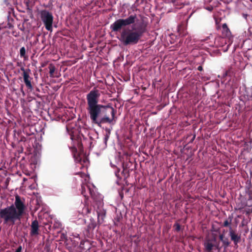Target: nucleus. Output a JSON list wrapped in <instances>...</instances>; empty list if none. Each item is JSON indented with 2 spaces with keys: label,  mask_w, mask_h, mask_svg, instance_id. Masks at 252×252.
Here are the masks:
<instances>
[{
  "label": "nucleus",
  "mask_w": 252,
  "mask_h": 252,
  "mask_svg": "<svg viewBox=\"0 0 252 252\" xmlns=\"http://www.w3.org/2000/svg\"><path fill=\"white\" fill-rule=\"evenodd\" d=\"M26 208L25 199L16 195L14 204L0 209V219L4 223L14 224L17 220H21Z\"/></svg>",
  "instance_id": "f03ea898"
},
{
  "label": "nucleus",
  "mask_w": 252,
  "mask_h": 252,
  "mask_svg": "<svg viewBox=\"0 0 252 252\" xmlns=\"http://www.w3.org/2000/svg\"><path fill=\"white\" fill-rule=\"evenodd\" d=\"M22 248L21 246H19L16 250L15 252H22Z\"/></svg>",
  "instance_id": "4be33fe9"
},
{
  "label": "nucleus",
  "mask_w": 252,
  "mask_h": 252,
  "mask_svg": "<svg viewBox=\"0 0 252 252\" xmlns=\"http://www.w3.org/2000/svg\"><path fill=\"white\" fill-rule=\"evenodd\" d=\"M96 226V223L95 220L93 218H91L90 219V222L87 225V228L86 229V232L85 234L88 237H90L91 233L93 232Z\"/></svg>",
  "instance_id": "1a4fd4ad"
},
{
  "label": "nucleus",
  "mask_w": 252,
  "mask_h": 252,
  "mask_svg": "<svg viewBox=\"0 0 252 252\" xmlns=\"http://www.w3.org/2000/svg\"><path fill=\"white\" fill-rule=\"evenodd\" d=\"M36 91L37 92H39V89L38 88H36Z\"/></svg>",
  "instance_id": "c756f323"
},
{
  "label": "nucleus",
  "mask_w": 252,
  "mask_h": 252,
  "mask_svg": "<svg viewBox=\"0 0 252 252\" xmlns=\"http://www.w3.org/2000/svg\"><path fill=\"white\" fill-rule=\"evenodd\" d=\"M35 94V95L37 97H39V98H40V97H41V96H40V94Z\"/></svg>",
  "instance_id": "a878e982"
},
{
  "label": "nucleus",
  "mask_w": 252,
  "mask_h": 252,
  "mask_svg": "<svg viewBox=\"0 0 252 252\" xmlns=\"http://www.w3.org/2000/svg\"><path fill=\"white\" fill-rule=\"evenodd\" d=\"M222 242L226 246H228L229 245V242H228L227 238H224L223 241H222Z\"/></svg>",
  "instance_id": "aec40b11"
},
{
  "label": "nucleus",
  "mask_w": 252,
  "mask_h": 252,
  "mask_svg": "<svg viewBox=\"0 0 252 252\" xmlns=\"http://www.w3.org/2000/svg\"><path fill=\"white\" fill-rule=\"evenodd\" d=\"M74 150L77 151V149L76 148H74Z\"/></svg>",
  "instance_id": "2f4dec72"
},
{
  "label": "nucleus",
  "mask_w": 252,
  "mask_h": 252,
  "mask_svg": "<svg viewBox=\"0 0 252 252\" xmlns=\"http://www.w3.org/2000/svg\"><path fill=\"white\" fill-rule=\"evenodd\" d=\"M208 37H206V39H205L206 42V41H207V40H208Z\"/></svg>",
  "instance_id": "7c9ffc66"
},
{
  "label": "nucleus",
  "mask_w": 252,
  "mask_h": 252,
  "mask_svg": "<svg viewBox=\"0 0 252 252\" xmlns=\"http://www.w3.org/2000/svg\"><path fill=\"white\" fill-rule=\"evenodd\" d=\"M217 250L219 252V246L217 245H215L212 243L208 242L206 244V251L210 252L212 250Z\"/></svg>",
  "instance_id": "9b49d317"
},
{
  "label": "nucleus",
  "mask_w": 252,
  "mask_h": 252,
  "mask_svg": "<svg viewBox=\"0 0 252 252\" xmlns=\"http://www.w3.org/2000/svg\"><path fill=\"white\" fill-rule=\"evenodd\" d=\"M184 226H183L182 228L180 224L178 222H176L173 225L174 230L176 232H179L181 230H183L184 229Z\"/></svg>",
  "instance_id": "4468645a"
},
{
  "label": "nucleus",
  "mask_w": 252,
  "mask_h": 252,
  "mask_svg": "<svg viewBox=\"0 0 252 252\" xmlns=\"http://www.w3.org/2000/svg\"><path fill=\"white\" fill-rule=\"evenodd\" d=\"M26 49L24 47H22L20 50V55L21 57H25Z\"/></svg>",
  "instance_id": "dca6fc26"
},
{
  "label": "nucleus",
  "mask_w": 252,
  "mask_h": 252,
  "mask_svg": "<svg viewBox=\"0 0 252 252\" xmlns=\"http://www.w3.org/2000/svg\"><path fill=\"white\" fill-rule=\"evenodd\" d=\"M100 91L94 88L86 95L87 111L92 122L100 126L102 124H111L116 110L109 105L98 103Z\"/></svg>",
  "instance_id": "f257e3e1"
},
{
  "label": "nucleus",
  "mask_w": 252,
  "mask_h": 252,
  "mask_svg": "<svg viewBox=\"0 0 252 252\" xmlns=\"http://www.w3.org/2000/svg\"><path fill=\"white\" fill-rule=\"evenodd\" d=\"M229 236L231 237V240L233 241L235 245H237L240 241V236L235 233L231 226L229 227Z\"/></svg>",
  "instance_id": "9d476101"
},
{
  "label": "nucleus",
  "mask_w": 252,
  "mask_h": 252,
  "mask_svg": "<svg viewBox=\"0 0 252 252\" xmlns=\"http://www.w3.org/2000/svg\"><path fill=\"white\" fill-rule=\"evenodd\" d=\"M109 138V134H106L105 136V137H104V142H105V144L106 145L107 144V142Z\"/></svg>",
  "instance_id": "412c9836"
},
{
  "label": "nucleus",
  "mask_w": 252,
  "mask_h": 252,
  "mask_svg": "<svg viewBox=\"0 0 252 252\" xmlns=\"http://www.w3.org/2000/svg\"><path fill=\"white\" fill-rule=\"evenodd\" d=\"M49 68L50 76L51 77H54L55 76L54 75V73L56 70V68H55V66L52 64H50L49 66Z\"/></svg>",
  "instance_id": "ddd939ff"
},
{
  "label": "nucleus",
  "mask_w": 252,
  "mask_h": 252,
  "mask_svg": "<svg viewBox=\"0 0 252 252\" xmlns=\"http://www.w3.org/2000/svg\"><path fill=\"white\" fill-rule=\"evenodd\" d=\"M21 70L23 71V76L24 83L26 87L30 90H32L33 87L31 83L32 78L29 75L31 70L30 69L26 70L24 67H21Z\"/></svg>",
  "instance_id": "0eeeda50"
},
{
  "label": "nucleus",
  "mask_w": 252,
  "mask_h": 252,
  "mask_svg": "<svg viewBox=\"0 0 252 252\" xmlns=\"http://www.w3.org/2000/svg\"><path fill=\"white\" fill-rule=\"evenodd\" d=\"M224 239V238L223 235L221 234L220 235V241H223Z\"/></svg>",
  "instance_id": "5701e85b"
},
{
  "label": "nucleus",
  "mask_w": 252,
  "mask_h": 252,
  "mask_svg": "<svg viewBox=\"0 0 252 252\" xmlns=\"http://www.w3.org/2000/svg\"><path fill=\"white\" fill-rule=\"evenodd\" d=\"M78 174H80L81 176L82 177V175L85 176V174L84 173H82V172H79L78 173Z\"/></svg>",
  "instance_id": "393cba45"
},
{
  "label": "nucleus",
  "mask_w": 252,
  "mask_h": 252,
  "mask_svg": "<svg viewBox=\"0 0 252 252\" xmlns=\"http://www.w3.org/2000/svg\"><path fill=\"white\" fill-rule=\"evenodd\" d=\"M40 17L46 29L48 31H52L53 16L52 13L47 10H42L40 12Z\"/></svg>",
  "instance_id": "423d86ee"
},
{
  "label": "nucleus",
  "mask_w": 252,
  "mask_h": 252,
  "mask_svg": "<svg viewBox=\"0 0 252 252\" xmlns=\"http://www.w3.org/2000/svg\"><path fill=\"white\" fill-rule=\"evenodd\" d=\"M136 19L135 14L130 15L126 19H119L111 25L110 29L112 32H120L123 27L134 24Z\"/></svg>",
  "instance_id": "39448f33"
},
{
  "label": "nucleus",
  "mask_w": 252,
  "mask_h": 252,
  "mask_svg": "<svg viewBox=\"0 0 252 252\" xmlns=\"http://www.w3.org/2000/svg\"><path fill=\"white\" fill-rule=\"evenodd\" d=\"M203 90H204L205 88L204 87L202 88Z\"/></svg>",
  "instance_id": "473e14b6"
},
{
  "label": "nucleus",
  "mask_w": 252,
  "mask_h": 252,
  "mask_svg": "<svg viewBox=\"0 0 252 252\" xmlns=\"http://www.w3.org/2000/svg\"><path fill=\"white\" fill-rule=\"evenodd\" d=\"M194 138H195V136H194L192 138L191 140H190V142H192V141L193 140V139H194Z\"/></svg>",
  "instance_id": "bb28decb"
},
{
  "label": "nucleus",
  "mask_w": 252,
  "mask_h": 252,
  "mask_svg": "<svg viewBox=\"0 0 252 252\" xmlns=\"http://www.w3.org/2000/svg\"><path fill=\"white\" fill-rule=\"evenodd\" d=\"M120 171V169L118 168H117L116 170L115 171V174L118 178L121 179V177H120V175L119 174Z\"/></svg>",
  "instance_id": "a211bd4d"
},
{
  "label": "nucleus",
  "mask_w": 252,
  "mask_h": 252,
  "mask_svg": "<svg viewBox=\"0 0 252 252\" xmlns=\"http://www.w3.org/2000/svg\"><path fill=\"white\" fill-rule=\"evenodd\" d=\"M146 32V27L144 25H140L136 29L132 27V30H123L121 33L120 40L125 46L137 44Z\"/></svg>",
  "instance_id": "20e7f679"
},
{
  "label": "nucleus",
  "mask_w": 252,
  "mask_h": 252,
  "mask_svg": "<svg viewBox=\"0 0 252 252\" xmlns=\"http://www.w3.org/2000/svg\"><path fill=\"white\" fill-rule=\"evenodd\" d=\"M71 128L72 127H71L70 126H66V129L68 131L69 135H70V139L71 140H73V138H74V137L75 136V135H74V132L73 131H71V132H69V130L70 129H71Z\"/></svg>",
  "instance_id": "2eb2a0df"
},
{
  "label": "nucleus",
  "mask_w": 252,
  "mask_h": 252,
  "mask_svg": "<svg viewBox=\"0 0 252 252\" xmlns=\"http://www.w3.org/2000/svg\"><path fill=\"white\" fill-rule=\"evenodd\" d=\"M202 154V155H203V154H204V151L200 152H199V154Z\"/></svg>",
  "instance_id": "c85d7f7f"
},
{
  "label": "nucleus",
  "mask_w": 252,
  "mask_h": 252,
  "mask_svg": "<svg viewBox=\"0 0 252 252\" xmlns=\"http://www.w3.org/2000/svg\"><path fill=\"white\" fill-rule=\"evenodd\" d=\"M197 69L199 71H202L203 70V67L201 65H199Z\"/></svg>",
  "instance_id": "b1692460"
},
{
  "label": "nucleus",
  "mask_w": 252,
  "mask_h": 252,
  "mask_svg": "<svg viewBox=\"0 0 252 252\" xmlns=\"http://www.w3.org/2000/svg\"><path fill=\"white\" fill-rule=\"evenodd\" d=\"M31 227V236H37L39 234V225L37 220H35L32 221Z\"/></svg>",
  "instance_id": "6e6552de"
},
{
  "label": "nucleus",
  "mask_w": 252,
  "mask_h": 252,
  "mask_svg": "<svg viewBox=\"0 0 252 252\" xmlns=\"http://www.w3.org/2000/svg\"><path fill=\"white\" fill-rule=\"evenodd\" d=\"M84 211H85L86 214H89L91 213V209L89 207V206H86L84 208Z\"/></svg>",
  "instance_id": "f3484780"
},
{
  "label": "nucleus",
  "mask_w": 252,
  "mask_h": 252,
  "mask_svg": "<svg viewBox=\"0 0 252 252\" xmlns=\"http://www.w3.org/2000/svg\"><path fill=\"white\" fill-rule=\"evenodd\" d=\"M222 32L224 36H228L230 33V31L226 23L222 26Z\"/></svg>",
  "instance_id": "f8f14e48"
},
{
  "label": "nucleus",
  "mask_w": 252,
  "mask_h": 252,
  "mask_svg": "<svg viewBox=\"0 0 252 252\" xmlns=\"http://www.w3.org/2000/svg\"><path fill=\"white\" fill-rule=\"evenodd\" d=\"M231 221V220H230L229 221L228 220H225L223 222V226H224V227L228 226L230 224Z\"/></svg>",
  "instance_id": "6ab92c4d"
},
{
  "label": "nucleus",
  "mask_w": 252,
  "mask_h": 252,
  "mask_svg": "<svg viewBox=\"0 0 252 252\" xmlns=\"http://www.w3.org/2000/svg\"><path fill=\"white\" fill-rule=\"evenodd\" d=\"M211 9H212V8H209V7H208V8H206V9H207V10H209V11H211Z\"/></svg>",
  "instance_id": "cd10ccee"
},
{
  "label": "nucleus",
  "mask_w": 252,
  "mask_h": 252,
  "mask_svg": "<svg viewBox=\"0 0 252 252\" xmlns=\"http://www.w3.org/2000/svg\"><path fill=\"white\" fill-rule=\"evenodd\" d=\"M81 194L86 199L89 198L88 194L93 199L94 205V207L96 209L97 215V221L99 223H102L106 216V210L103 208V202L102 196L96 192L93 187L87 184H82Z\"/></svg>",
  "instance_id": "7ed1b4c3"
}]
</instances>
